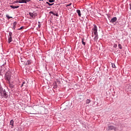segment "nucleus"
<instances>
[{"label":"nucleus","mask_w":131,"mask_h":131,"mask_svg":"<svg viewBox=\"0 0 131 131\" xmlns=\"http://www.w3.org/2000/svg\"><path fill=\"white\" fill-rule=\"evenodd\" d=\"M20 60H21V62H24H24H25V61H23V59L22 58H21Z\"/></svg>","instance_id":"31"},{"label":"nucleus","mask_w":131,"mask_h":131,"mask_svg":"<svg viewBox=\"0 0 131 131\" xmlns=\"http://www.w3.org/2000/svg\"><path fill=\"white\" fill-rule=\"evenodd\" d=\"M83 38H82V43L83 46H85V42L83 41Z\"/></svg>","instance_id":"21"},{"label":"nucleus","mask_w":131,"mask_h":131,"mask_svg":"<svg viewBox=\"0 0 131 131\" xmlns=\"http://www.w3.org/2000/svg\"><path fill=\"white\" fill-rule=\"evenodd\" d=\"M5 79L9 81L11 79V75H9V74H6L5 75Z\"/></svg>","instance_id":"5"},{"label":"nucleus","mask_w":131,"mask_h":131,"mask_svg":"<svg viewBox=\"0 0 131 131\" xmlns=\"http://www.w3.org/2000/svg\"><path fill=\"white\" fill-rule=\"evenodd\" d=\"M46 4L49 6H53V5H54V3L53 4H50V3H49L48 2H46Z\"/></svg>","instance_id":"19"},{"label":"nucleus","mask_w":131,"mask_h":131,"mask_svg":"<svg viewBox=\"0 0 131 131\" xmlns=\"http://www.w3.org/2000/svg\"><path fill=\"white\" fill-rule=\"evenodd\" d=\"M29 15L33 18H34L35 17V14H33V13L30 12Z\"/></svg>","instance_id":"11"},{"label":"nucleus","mask_w":131,"mask_h":131,"mask_svg":"<svg viewBox=\"0 0 131 131\" xmlns=\"http://www.w3.org/2000/svg\"><path fill=\"white\" fill-rule=\"evenodd\" d=\"M10 8H12V9H18V8H19V6H14L13 5H10Z\"/></svg>","instance_id":"12"},{"label":"nucleus","mask_w":131,"mask_h":131,"mask_svg":"<svg viewBox=\"0 0 131 131\" xmlns=\"http://www.w3.org/2000/svg\"><path fill=\"white\" fill-rule=\"evenodd\" d=\"M49 3H54V2H55L54 0H49Z\"/></svg>","instance_id":"24"},{"label":"nucleus","mask_w":131,"mask_h":131,"mask_svg":"<svg viewBox=\"0 0 131 131\" xmlns=\"http://www.w3.org/2000/svg\"><path fill=\"white\" fill-rule=\"evenodd\" d=\"M90 103H91V100L88 99L86 100V104H90Z\"/></svg>","instance_id":"23"},{"label":"nucleus","mask_w":131,"mask_h":131,"mask_svg":"<svg viewBox=\"0 0 131 131\" xmlns=\"http://www.w3.org/2000/svg\"><path fill=\"white\" fill-rule=\"evenodd\" d=\"M22 28H23V27H21L19 29H18V30H21V29H22Z\"/></svg>","instance_id":"29"},{"label":"nucleus","mask_w":131,"mask_h":131,"mask_svg":"<svg viewBox=\"0 0 131 131\" xmlns=\"http://www.w3.org/2000/svg\"><path fill=\"white\" fill-rule=\"evenodd\" d=\"M40 2V1H43V0H39Z\"/></svg>","instance_id":"36"},{"label":"nucleus","mask_w":131,"mask_h":131,"mask_svg":"<svg viewBox=\"0 0 131 131\" xmlns=\"http://www.w3.org/2000/svg\"><path fill=\"white\" fill-rule=\"evenodd\" d=\"M112 68H115V64L112 63Z\"/></svg>","instance_id":"27"},{"label":"nucleus","mask_w":131,"mask_h":131,"mask_svg":"<svg viewBox=\"0 0 131 131\" xmlns=\"http://www.w3.org/2000/svg\"><path fill=\"white\" fill-rule=\"evenodd\" d=\"M54 16H56V17H59V14H58V13H53Z\"/></svg>","instance_id":"20"},{"label":"nucleus","mask_w":131,"mask_h":131,"mask_svg":"<svg viewBox=\"0 0 131 131\" xmlns=\"http://www.w3.org/2000/svg\"><path fill=\"white\" fill-rule=\"evenodd\" d=\"M0 95H1L2 98H5V99H7L9 97L8 92H6V90L3 89L1 86H0Z\"/></svg>","instance_id":"1"},{"label":"nucleus","mask_w":131,"mask_h":131,"mask_svg":"<svg viewBox=\"0 0 131 131\" xmlns=\"http://www.w3.org/2000/svg\"><path fill=\"white\" fill-rule=\"evenodd\" d=\"M8 42L10 43V42H12V37H9L8 38Z\"/></svg>","instance_id":"15"},{"label":"nucleus","mask_w":131,"mask_h":131,"mask_svg":"<svg viewBox=\"0 0 131 131\" xmlns=\"http://www.w3.org/2000/svg\"><path fill=\"white\" fill-rule=\"evenodd\" d=\"M19 4H27L26 0H19Z\"/></svg>","instance_id":"8"},{"label":"nucleus","mask_w":131,"mask_h":131,"mask_svg":"<svg viewBox=\"0 0 131 131\" xmlns=\"http://www.w3.org/2000/svg\"><path fill=\"white\" fill-rule=\"evenodd\" d=\"M118 47L120 50H122V46H121V44H118Z\"/></svg>","instance_id":"17"},{"label":"nucleus","mask_w":131,"mask_h":131,"mask_svg":"<svg viewBox=\"0 0 131 131\" xmlns=\"http://www.w3.org/2000/svg\"><path fill=\"white\" fill-rule=\"evenodd\" d=\"M9 86L10 89H14V85H13L12 84H9Z\"/></svg>","instance_id":"18"},{"label":"nucleus","mask_w":131,"mask_h":131,"mask_svg":"<svg viewBox=\"0 0 131 131\" xmlns=\"http://www.w3.org/2000/svg\"><path fill=\"white\" fill-rule=\"evenodd\" d=\"M18 3H19V1H18V0L14 2V4H18Z\"/></svg>","instance_id":"25"},{"label":"nucleus","mask_w":131,"mask_h":131,"mask_svg":"<svg viewBox=\"0 0 131 131\" xmlns=\"http://www.w3.org/2000/svg\"><path fill=\"white\" fill-rule=\"evenodd\" d=\"M32 63V61L31 60H28L27 61H25L24 65L25 66H27V65H30Z\"/></svg>","instance_id":"4"},{"label":"nucleus","mask_w":131,"mask_h":131,"mask_svg":"<svg viewBox=\"0 0 131 131\" xmlns=\"http://www.w3.org/2000/svg\"><path fill=\"white\" fill-rule=\"evenodd\" d=\"M95 37L94 38V40L95 41H98V39L99 38V37H98V34L96 35H95Z\"/></svg>","instance_id":"10"},{"label":"nucleus","mask_w":131,"mask_h":131,"mask_svg":"<svg viewBox=\"0 0 131 131\" xmlns=\"http://www.w3.org/2000/svg\"><path fill=\"white\" fill-rule=\"evenodd\" d=\"M6 65V63L3 64V66H4Z\"/></svg>","instance_id":"33"},{"label":"nucleus","mask_w":131,"mask_h":131,"mask_svg":"<svg viewBox=\"0 0 131 131\" xmlns=\"http://www.w3.org/2000/svg\"><path fill=\"white\" fill-rule=\"evenodd\" d=\"M114 48H117V44H114Z\"/></svg>","instance_id":"26"},{"label":"nucleus","mask_w":131,"mask_h":131,"mask_svg":"<svg viewBox=\"0 0 131 131\" xmlns=\"http://www.w3.org/2000/svg\"><path fill=\"white\" fill-rule=\"evenodd\" d=\"M92 32L94 33V35L98 34V28L97 27V25H94V28L92 29Z\"/></svg>","instance_id":"2"},{"label":"nucleus","mask_w":131,"mask_h":131,"mask_svg":"<svg viewBox=\"0 0 131 131\" xmlns=\"http://www.w3.org/2000/svg\"><path fill=\"white\" fill-rule=\"evenodd\" d=\"M116 21H117V17H114L111 19L110 22H111V23H114V22H116Z\"/></svg>","instance_id":"6"},{"label":"nucleus","mask_w":131,"mask_h":131,"mask_svg":"<svg viewBox=\"0 0 131 131\" xmlns=\"http://www.w3.org/2000/svg\"><path fill=\"white\" fill-rule=\"evenodd\" d=\"M12 32H9V37H12Z\"/></svg>","instance_id":"22"},{"label":"nucleus","mask_w":131,"mask_h":131,"mask_svg":"<svg viewBox=\"0 0 131 131\" xmlns=\"http://www.w3.org/2000/svg\"><path fill=\"white\" fill-rule=\"evenodd\" d=\"M38 27H40V26L39 25H38Z\"/></svg>","instance_id":"35"},{"label":"nucleus","mask_w":131,"mask_h":131,"mask_svg":"<svg viewBox=\"0 0 131 131\" xmlns=\"http://www.w3.org/2000/svg\"><path fill=\"white\" fill-rule=\"evenodd\" d=\"M16 25H17L16 21H14L13 24V28H12V29H13V30H15L16 29Z\"/></svg>","instance_id":"7"},{"label":"nucleus","mask_w":131,"mask_h":131,"mask_svg":"<svg viewBox=\"0 0 131 131\" xmlns=\"http://www.w3.org/2000/svg\"><path fill=\"white\" fill-rule=\"evenodd\" d=\"M30 2V0H26V3H29Z\"/></svg>","instance_id":"30"},{"label":"nucleus","mask_w":131,"mask_h":131,"mask_svg":"<svg viewBox=\"0 0 131 131\" xmlns=\"http://www.w3.org/2000/svg\"><path fill=\"white\" fill-rule=\"evenodd\" d=\"M50 14H52L53 15L54 12H53V11H50Z\"/></svg>","instance_id":"28"},{"label":"nucleus","mask_w":131,"mask_h":131,"mask_svg":"<svg viewBox=\"0 0 131 131\" xmlns=\"http://www.w3.org/2000/svg\"><path fill=\"white\" fill-rule=\"evenodd\" d=\"M10 125H12V126H13V125H14V120H11L10 121Z\"/></svg>","instance_id":"14"},{"label":"nucleus","mask_w":131,"mask_h":131,"mask_svg":"<svg viewBox=\"0 0 131 131\" xmlns=\"http://www.w3.org/2000/svg\"><path fill=\"white\" fill-rule=\"evenodd\" d=\"M30 114H35L34 113H30Z\"/></svg>","instance_id":"34"},{"label":"nucleus","mask_w":131,"mask_h":131,"mask_svg":"<svg viewBox=\"0 0 131 131\" xmlns=\"http://www.w3.org/2000/svg\"><path fill=\"white\" fill-rule=\"evenodd\" d=\"M107 130L118 131V129H117V127H116L114 126H108Z\"/></svg>","instance_id":"3"},{"label":"nucleus","mask_w":131,"mask_h":131,"mask_svg":"<svg viewBox=\"0 0 131 131\" xmlns=\"http://www.w3.org/2000/svg\"><path fill=\"white\" fill-rule=\"evenodd\" d=\"M48 8H51L50 7H48Z\"/></svg>","instance_id":"37"},{"label":"nucleus","mask_w":131,"mask_h":131,"mask_svg":"<svg viewBox=\"0 0 131 131\" xmlns=\"http://www.w3.org/2000/svg\"><path fill=\"white\" fill-rule=\"evenodd\" d=\"M76 12L77 13L79 17H81V13L80 10H79V9H77L76 10Z\"/></svg>","instance_id":"9"},{"label":"nucleus","mask_w":131,"mask_h":131,"mask_svg":"<svg viewBox=\"0 0 131 131\" xmlns=\"http://www.w3.org/2000/svg\"><path fill=\"white\" fill-rule=\"evenodd\" d=\"M71 5V3H70V4H69L68 5H67V7H69V6H70Z\"/></svg>","instance_id":"32"},{"label":"nucleus","mask_w":131,"mask_h":131,"mask_svg":"<svg viewBox=\"0 0 131 131\" xmlns=\"http://www.w3.org/2000/svg\"><path fill=\"white\" fill-rule=\"evenodd\" d=\"M6 17L8 19H12V18H13V17L10 16H9V15H8V14H7V15H6Z\"/></svg>","instance_id":"16"},{"label":"nucleus","mask_w":131,"mask_h":131,"mask_svg":"<svg viewBox=\"0 0 131 131\" xmlns=\"http://www.w3.org/2000/svg\"><path fill=\"white\" fill-rule=\"evenodd\" d=\"M23 86H26V83H25V81H23L22 84L20 85V88H22Z\"/></svg>","instance_id":"13"}]
</instances>
